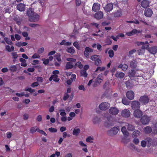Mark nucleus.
<instances>
[{"instance_id":"44","label":"nucleus","mask_w":157,"mask_h":157,"mask_svg":"<svg viewBox=\"0 0 157 157\" xmlns=\"http://www.w3.org/2000/svg\"><path fill=\"white\" fill-rule=\"evenodd\" d=\"M135 71L134 70H131L129 71V75L130 76L133 77L135 75Z\"/></svg>"},{"instance_id":"62","label":"nucleus","mask_w":157,"mask_h":157,"mask_svg":"<svg viewBox=\"0 0 157 157\" xmlns=\"http://www.w3.org/2000/svg\"><path fill=\"white\" fill-rule=\"evenodd\" d=\"M133 142L136 144H137L139 142V139L137 138H135L133 141Z\"/></svg>"},{"instance_id":"11","label":"nucleus","mask_w":157,"mask_h":157,"mask_svg":"<svg viewBox=\"0 0 157 157\" xmlns=\"http://www.w3.org/2000/svg\"><path fill=\"white\" fill-rule=\"evenodd\" d=\"M139 101L141 103L146 104L148 102L149 99L147 96H143L140 98Z\"/></svg>"},{"instance_id":"49","label":"nucleus","mask_w":157,"mask_h":157,"mask_svg":"<svg viewBox=\"0 0 157 157\" xmlns=\"http://www.w3.org/2000/svg\"><path fill=\"white\" fill-rule=\"evenodd\" d=\"M25 91H28L30 93H33L35 92V90L31 88H27L25 89Z\"/></svg>"},{"instance_id":"12","label":"nucleus","mask_w":157,"mask_h":157,"mask_svg":"<svg viewBox=\"0 0 157 157\" xmlns=\"http://www.w3.org/2000/svg\"><path fill=\"white\" fill-rule=\"evenodd\" d=\"M126 95L127 97L130 100H132L134 98V94L132 91H128L126 93Z\"/></svg>"},{"instance_id":"29","label":"nucleus","mask_w":157,"mask_h":157,"mask_svg":"<svg viewBox=\"0 0 157 157\" xmlns=\"http://www.w3.org/2000/svg\"><path fill=\"white\" fill-rule=\"evenodd\" d=\"M126 125L127 126V128L128 131H132L134 129V126L131 124L127 123Z\"/></svg>"},{"instance_id":"20","label":"nucleus","mask_w":157,"mask_h":157,"mask_svg":"<svg viewBox=\"0 0 157 157\" xmlns=\"http://www.w3.org/2000/svg\"><path fill=\"white\" fill-rule=\"evenodd\" d=\"M148 51L151 53L155 54L157 52V47L153 46L151 47L149 49Z\"/></svg>"},{"instance_id":"53","label":"nucleus","mask_w":157,"mask_h":157,"mask_svg":"<svg viewBox=\"0 0 157 157\" xmlns=\"http://www.w3.org/2000/svg\"><path fill=\"white\" fill-rule=\"evenodd\" d=\"M147 144V142L144 140H142L141 142V145L143 147H146Z\"/></svg>"},{"instance_id":"25","label":"nucleus","mask_w":157,"mask_h":157,"mask_svg":"<svg viewBox=\"0 0 157 157\" xmlns=\"http://www.w3.org/2000/svg\"><path fill=\"white\" fill-rule=\"evenodd\" d=\"M53 80L54 81L56 82H58L59 80V78L57 75H52L49 78V80L51 81Z\"/></svg>"},{"instance_id":"18","label":"nucleus","mask_w":157,"mask_h":157,"mask_svg":"<svg viewBox=\"0 0 157 157\" xmlns=\"http://www.w3.org/2000/svg\"><path fill=\"white\" fill-rule=\"evenodd\" d=\"M141 5L143 8H147L149 6V2L147 0H143L141 2Z\"/></svg>"},{"instance_id":"27","label":"nucleus","mask_w":157,"mask_h":157,"mask_svg":"<svg viewBox=\"0 0 157 157\" xmlns=\"http://www.w3.org/2000/svg\"><path fill=\"white\" fill-rule=\"evenodd\" d=\"M20 67V64H17L16 65H12L10 67V70L14 72L16 71L17 67Z\"/></svg>"},{"instance_id":"41","label":"nucleus","mask_w":157,"mask_h":157,"mask_svg":"<svg viewBox=\"0 0 157 157\" xmlns=\"http://www.w3.org/2000/svg\"><path fill=\"white\" fill-rule=\"evenodd\" d=\"M147 146L148 147H150L151 145V142L152 140L150 138H147Z\"/></svg>"},{"instance_id":"2","label":"nucleus","mask_w":157,"mask_h":157,"mask_svg":"<svg viewBox=\"0 0 157 157\" xmlns=\"http://www.w3.org/2000/svg\"><path fill=\"white\" fill-rule=\"evenodd\" d=\"M67 61H69L66 64V69H69L72 68L74 64V63L75 62L76 60L73 58H67Z\"/></svg>"},{"instance_id":"6","label":"nucleus","mask_w":157,"mask_h":157,"mask_svg":"<svg viewBox=\"0 0 157 157\" xmlns=\"http://www.w3.org/2000/svg\"><path fill=\"white\" fill-rule=\"evenodd\" d=\"M109 113L113 115H116L119 112V110L115 107H111L109 110Z\"/></svg>"},{"instance_id":"30","label":"nucleus","mask_w":157,"mask_h":157,"mask_svg":"<svg viewBox=\"0 0 157 157\" xmlns=\"http://www.w3.org/2000/svg\"><path fill=\"white\" fill-rule=\"evenodd\" d=\"M114 16L115 17H118L122 15L121 12L120 10H117L113 13Z\"/></svg>"},{"instance_id":"28","label":"nucleus","mask_w":157,"mask_h":157,"mask_svg":"<svg viewBox=\"0 0 157 157\" xmlns=\"http://www.w3.org/2000/svg\"><path fill=\"white\" fill-rule=\"evenodd\" d=\"M124 76V74L123 72H117L115 74V76L117 78H123Z\"/></svg>"},{"instance_id":"52","label":"nucleus","mask_w":157,"mask_h":157,"mask_svg":"<svg viewBox=\"0 0 157 157\" xmlns=\"http://www.w3.org/2000/svg\"><path fill=\"white\" fill-rule=\"evenodd\" d=\"M128 68V65L126 64H123L122 70L123 71H125L127 70Z\"/></svg>"},{"instance_id":"17","label":"nucleus","mask_w":157,"mask_h":157,"mask_svg":"<svg viewBox=\"0 0 157 157\" xmlns=\"http://www.w3.org/2000/svg\"><path fill=\"white\" fill-rule=\"evenodd\" d=\"M100 7V4L97 3H94L93 5L92 10L94 12H97L99 10Z\"/></svg>"},{"instance_id":"38","label":"nucleus","mask_w":157,"mask_h":157,"mask_svg":"<svg viewBox=\"0 0 157 157\" xmlns=\"http://www.w3.org/2000/svg\"><path fill=\"white\" fill-rule=\"evenodd\" d=\"M38 128L37 127H34L30 129V132L31 133H33L36 131H38Z\"/></svg>"},{"instance_id":"60","label":"nucleus","mask_w":157,"mask_h":157,"mask_svg":"<svg viewBox=\"0 0 157 157\" xmlns=\"http://www.w3.org/2000/svg\"><path fill=\"white\" fill-rule=\"evenodd\" d=\"M110 38H112L115 41H117V39H119L118 36H117L116 37H115L113 36H111L110 37Z\"/></svg>"},{"instance_id":"9","label":"nucleus","mask_w":157,"mask_h":157,"mask_svg":"<svg viewBox=\"0 0 157 157\" xmlns=\"http://www.w3.org/2000/svg\"><path fill=\"white\" fill-rule=\"evenodd\" d=\"M133 114L135 117L140 118L142 116L143 113L140 109H135L134 112Z\"/></svg>"},{"instance_id":"33","label":"nucleus","mask_w":157,"mask_h":157,"mask_svg":"<svg viewBox=\"0 0 157 157\" xmlns=\"http://www.w3.org/2000/svg\"><path fill=\"white\" fill-rule=\"evenodd\" d=\"M67 51L69 53H73L75 52V50L73 47H68L67 49Z\"/></svg>"},{"instance_id":"50","label":"nucleus","mask_w":157,"mask_h":157,"mask_svg":"<svg viewBox=\"0 0 157 157\" xmlns=\"http://www.w3.org/2000/svg\"><path fill=\"white\" fill-rule=\"evenodd\" d=\"M40 57V56L37 53H34L32 56V58L33 59H38Z\"/></svg>"},{"instance_id":"36","label":"nucleus","mask_w":157,"mask_h":157,"mask_svg":"<svg viewBox=\"0 0 157 157\" xmlns=\"http://www.w3.org/2000/svg\"><path fill=\"white\" fill-rule=\"evenodd\" d=\"M133 135L136 137L139 136L140 135V132L138 130H136L133 132Z\"/></svg>"},{"instance_id":"57","label":"nucleus","mask_w":157,"mask_h":157,"mask_svg":"<svg viewBox=\"0 0 157 157\" xmlns=\"http://www.w3.org/2000/svg\"><path fill=\"white\" fill-rule=\"evenodd\" d=\"M49 131L52 132H57V129L54 128H51L48 129Z\"/></svg>"},{"instance_id":"54","label":"nucleus","mask_w":157,"mask_h":157,"mask_svg":"<svg viewBox=\"0 0 157 157\" xmlns=\"http://www.w3.org/2000/svg\"><path fill=\"white\" fill-rule=\"evenodd\" d=\"M85 50L88 52H92L93 51L92 49L88 47H86L85 48Z\"/></svg>"},{"instance_id":"7","label":"nucleus","mask_w":157,"mask_h":157,"mask_svg":"<svg viewBox=\"0 0 157 157\" xmlns=\"http://www.w3.org/2000/svg\"><path fill=\"white\" fill-rule=\"evenodd\" d=\"M113 8V3H108L104 7V9L106 13L112 11Z\"/></svg>"},{"instance_id":"5","label":"nucleus","mask_w":157,"mask_h":157,"mask_svg":"<svg viewBox=\"0 0 157 157\" xmlns=\"http://www.w3.org/2000/svg\"><path fill=\"white\" fill-rule=\"evenodd\" d=\"M131 106L132 109L135 110L140 109V103L138 101H134L132 102Z\"/></svg>"},{"instance_id":"34","label":"nucleus","mask_w":157,"mask_h":157,"mask_svg":"<svg viewBox=\"0 0 157 157\" xmlns=\"http://www.w3.org/2000/svg\"><path fill=\"white\" fill-rule=\"evenodd\" d=\"M145 50L142 48L140 49L137 50V52L138 55H142L144 54Z\"/></svg>"},{"instance_id":"58","label":"nucleus","mask_w":157,"mask_h":157,"mask_svg":"<svg viewBox=\"0 0 157 157\" xmlns=\"http://www.w3.org/2000/svg\"><path fill=\"white\" fill-rule=\"evenodd\" d=\"M69 97V95L68 94H67V93L65 94L63 97V100L64 101L66 100Z\"/></svg>"},{"instance_id":"39","label":"nucleus","mask_w":157,"mask_h":157,"mask_svg":"<svg viewBox=\"0 0 157 157\" xmlns=\"http://www.w3.org/2000/svg\"><path fill=\"white\" fill-rule=\"evenodd\" d=\"M122 101V103L125 105H128L130 103V102L126 98H123Z\"/></svg>"},{"instance_id":"10","label":"nucleus","mask_w":157,"mask_h":157,"mask_svg":"<svg viewBox=\"0 0 157 157\" xmlns=\"http://www.w3.org/2000/svg\"><path fill=\"white\" fill-rule=\"evenodd\" d=\"M122 116L125 117H128L130 115V111L128 109H125L122 110L121 113Z\"/></svg>"},{"instance_id":"35","label":"nucleus","mask_w":157,"mask_h":157,"mask_svg":"<svg viewBox=\"0 0 157 157\" xmlns=\"http://www.w3.org/2000/svg\"><path fill=\"white\" fill-rule=\"evenodd\" d=\"M78 133V127H76L74 129L73 132V134L74 135L77 136Z\"/></svg>"},{"instance_id":"19","label":"nucleus","mask_w":157,"mask_h":157,"mask_svg":"<svg viewBox=\"0 0 157 157\" xmlns=\"http://www.w3.org/2000/svg\"><path fill=\"white\" fill-rule=\"evenodd\" d=\"M144 131L146 134L150 133L152 131L151 128L149 126H147L144 128Z\"/></svg>"},{"instance_id":"15","label":"nucleus","mask_w":157,"mask_h":157,"mask_svg":"<svg viewBox=\"0 0 157 157\" xmlns=\"http://www.w3.org/2000/svg\"><path fill=\"white\" fill-rule=\"evenodd\" d=\"M141 32L136 29H133L132 31L126 33V34L128 36H132L137 33H140Z\"/></svg>"},{"instance_id":"4","label":"nucleus","mask_w":157,"mask_h":157,"mask_svg":"<svg viewBox=\"0 0 157 157\" xmlns=\"http://www.w3.org/2000/svg\"><path fill=\"white\" fill-rule=\"evenodd\" d=\"M110 104L107 102H103L99 105L100 109L102 110L107 109L110 106Z\"/></svg>"},{"instance_id":"1","label":"nucleus","mask_w":157,"mask_h":157,"mask_svg":"<svg viewBox=\"0 0 157 157\" xmlns=\"http://www.w3.org/2000/svg\"><path fill=\"white\" fill-rule=\"evenodd\" d=\"M27 14L30 21L36 22L39 20V16L34 13L32 9H30L28 11Z\"/></svg>"},{"instance_id":"23","label":"nucleus","mask_w":157,"mask_h":157,"mask_svg":"<svg viewBox=\"0 0 157 157\" xmlns=\"http://www.w3.org/2000/svg\"><path fill=\"white\" fill-rule=\"evenodd\" d=\"M121 131L122 132L124 135L125 137H127L129 135V133L127 131L126 128L125 126L122 127L121 129Z\"/></svg>"},{"instance_id":"37","label":"nucleus","mask_w":157,"mask_h":157,"mask_svg":"<svg viewBox=\"0 0 157 157\" xmlns=\"http://www.w3.org/2000/svg\"><path fill=\"white\" fill-rule=\"evenodd\" d=\"M101 59L100 56L99 57L97 60L96 62H95L94 63L95 65L97 66L100 65V64L101 63Z\"/></svg>"},{"instance_id":"31","label":"nucleus","mask_w":157,"mask_h":157,"mask_svg":"<svg viewBox=\"0 0 157 157\" xmlns=\"http://www.w3.org/2000/svg\"><path fill=\"white\" fill-rule=\"evenodd\" d=\"M6 49L8 52H11L13 51L14 50V47L13 46H12L10 47V46L8 45H6L5 46Z\"/></svg>"},{"instance_id":"45","label":"nucleus","mask_w":157,"mask_h":157,"mask_svg":"<svg viewBox=\"0 0 157 157\" xmlns=\"http://www.w3.org/2000/svg\"><path fill=\"white\" fill-rule=\"evenodd\" d=\"M109 56L110 58L113 57L114 55V53L112 50H110L108 52Z\"/></svg>"},{"instance_id":"64","label":"nucleus","mask_w":157,"mask_h":157,"mask_svg":"<svg viewBox=\"0 0 157 157\" xmlns=\"http://www.w3.org/2000/svg\"><path fill=\"white\" fill-rule=\"evenodd\" d=\"M15 38L16 39V40H19L21 38V36L17 34H15Z\"/></svg>"},{"instance_id":"26","label":"nucleus","mask_w":157,"mask_h":157,"mask_svg":"<svg viewBox=\"0 0 157 157\" xmlns=\"http://www.w3.org/2000/svg\"><path fill=\"white\" fill-rule=\"evenodd\" d=\"M80 72L81 76H82L84 78L87 77L88 75V73L86 72V71L81 69Z\"/></svg>"},{"instance_id":"61","label":"nucleus","mask_w":157,"mask_h":157,"mask_svg":"<svg viewBox=\"0 0 157 157\" xmlns=\"http://www.w3.org/2000/svg\"><path fill=\"white\" fill-rule=\"evenodd\" d=\"M89 68V66L88 65H85L83 67V69L82 70H84L86 71L88 70Z\"/></svg>"},{"instance_id":"47","label":"nucleus","mask_w":157,"mask_h":157,"mask_svg":"<svg viewBox=\"0 0 157 157\" xmlns=\"http://www.w3.org/2000/svg\"><path fill=\"white\" fill-rule=\"evenodd\" d=\"M110 23V21H104L101 23V25L103 26H106L109 25Z\"/></svg>"},{"instance_id":"21","label":"nucleus","mask_w":157,"mask_h":157,"mask_svg":"<svg viewBox=\"0 0 157 157\" xmlns=\"http://www.w3.org/2000/svg\"><path fill=\"white\" fill-rule=\"evenodd\" d=\"M17 9L20 11H24L25 9V5L23 4L20 3L17 5Z\"/></svg>"},{"instance_id":"43","label":"nucleus","mask_w":157,"mask_h":157,"mask_svg":"<svg viewBox=\"0 0 157 157\" xmlns=\"http://www.w3.org/2000/svg\"><path fill=\"white\" fill-rule=\"evenodd\" d=\"M4 40L6 42V43L10 45H11L13 44L12 41L9 39L7 37H4Z\"/></svg>"},{"instance_id":"56","label":"nucleus","mask_w":157,"mask_h":157,"mask_svg":"<svg viewBox=\"0 0 157 157\" xmlns=\"http://www.w3.org/2000/svg\"><path fill=\"white\" fill-rule=\"evenodd\" d=\"M12 55L14 59H16L18 57L17 55L16 52H13L12 53Z\"/></svg>"},{"instance_id":"32","label":"nucleus","mask_w":157,"mask_h":157,"mask_svg":"<svg viewBox=\"0 0 157 157\" xmlns=\"http://www.w3.org/2000/svg\"><path fill=\"white\" fill-rule=\"evenodd\" d=\"M100 56L97 55H94L91 56L90 59L92 61L96 62L97 60L99 57Z\"/></svg>"},{"instance_id":"55","label":"nucleus","mask_w":157,"mask_h":157,"mask_svg":"<svg viewBox=\"0 0 157 157\" xmlns=\"http://www.w3.org/2000/svg\"><path fill=\"white\" fill-rule=\"evenodd\" d=\"M44 48H41L39 49L38 51V53L40 54L42 53L44 51Z\"/></svg>"},{"instance_id":"46","label":"nucleus","mask_w":157,"mask_h":157,"mask_svg":"<svg viewBox=\"0 0 157 157\" xmlns=\"http://www.w3.org/2000/svg\"><path fill=\"white\" fill-rule=\"evenodd\" d=\"M100 120V118H98L97 117H95L94 118L93 121L94 124H97L99 122Z\"/></svg>"},{"instance_id":"3","label":"nucleus","mask_w":157,"mask_h":157,"mask_svg":"<svg viewBox=\"0 0 157 157\" xmlns=\"http://www.w3.org/2000/svg\"><path fill=\"white\" fill-rule=\"evenodd\" d=\"M140 118V122L144 125L147 124L151 120L150 117L146 115L142 116Z\"/></svg>"},{"instance_id":"42","label":"nucleus","mask_w":157,"mask_h":157,"mask_svg":"<svg viewBox=\"0 0 157 157\" xmlns=\"http://www.w3.org/2000/svg\"><path fill=\"white\" fill-rule=\"evenodd\" d=\"M105 69V68L104 67H98L95 71V72H97L99 70L101 71H103Z\"/></svg>"},{"instance_id":"22","label":"nucleus","mask_w":157,"mask_h":157,"mask_svg":"<svg viewBox=\"0 0 157 157\" xmlns=\"http://www.w3.org/2000/svg\"><path fill=\"white\" fill-rule=\"evenodd\" d=\"M145 43L143 42H138L137 44L138 45H142V48L145 50V49H149V46L148 45H145Z\"/></svg>"},{"instance_id":"13","label":"nucleus","mask_w":157,"mask_h":157,"mask_svg":"<svg viewBox=\"0 0 157 157\" xmlns=\"http://www.w3.org/2000/svg\"><path fill=\"white\" fill-rule=\"evenodd\" d=\"M103 17V12L99 11L96 13L94 15V17L97 19H102Z\"/></svg>"},{"instance_id":"40","label":"nucleus","mask_w":157,"mask_h":157,"mask_svg":"<svg viewBox=\"0 0 157 157\" xmlns=\"http://www.w3.org/2000/svg\"><path fill=\"white\" fill-rule=\"evenodd\" d=\"M94 140L93 137L90 136H89L86 139V141L88 143H93V140Z\"/></svg>"},{"instance_id":"48","label":"nucleus","mask_w":157,"mask_h":157,"mask_svg":"<svg viewBox=\"0 0 157 157\" xmlns=\"http://www.w3.org/2000/svg\"><path fill=\"white\" fill-rule=\"evenodd\" d=\"M60 112V114L62 117L66 116V113L65 112V110L64 109H61L59 110Z\"/></svg>"},{"instance_id":"51","label":"nucleus","mask_w":157,"mask_h":157,"mask_svg":"<svg viewBox=\"0 0 157 157\" xmlns=\"http://www.w3.org/2000/svg\"><path fill=\"white\" fill-rule=\"evenodd\" d=\"M42 61H43V63L45 65H47L48 64L49 62V59H42Z\"/></svg>"},{"instance_id":"59","label":"nucleus","mask_w":157,"mask_h":157,"mask_svg":"<svg viewBox=\"0 0 157 157\" xmlns=\"http://www.w3.org/2000/svg\"><path fill=\"white\" fill-rule=\"evenodd\" d=\"M102 80V79H100V78H97L95 81L96 82V83H97L98 84H99L101 83Z\"/></svg>"},{"instance_id":"14","label":"nucleus","mask_w":157,"mask_h":157,"mask_svg":"<svg viewBox=\"0 0 157 157\" xmlns=\"http://www.w3.org/2000/svg\"><path fill=\"white\" fill-rule=\"evenodd\" d=\"M118 132V129L116 127H114L111 129L108 132V134L110 136L113 135H116Z\"/></svg>"},{"instance_id":"8","label":"nucleus","mask_w":157,"mask_h":157,"mask_svg":"<svg viewBox=\"0 0 157 157\" xmlns=\"http://www.w3.org/2000/svg\"><path fill=\"white\" fill-rule=\"evenodd\" d=\"M55 60H57L58 63L55 62V65L56 66H59L60 65V62L61 61V56L59 53H57L54 56Z\"/></svg>"},{"instance_id":"63","label":"nucleus","mask_w":157,"mask_h":157,"mask_svg":"<svg viewBox=\"0 0 157 157\" xmlns=\"http://www.w3.org/2000/svg\"><path fill=\"white\" fill-rule=\"evenodd\" d=\"M39 85L38 82H35L32 83L31 85V86L33 87H34L35 86H37Z\"/></svg>"},{"instance_id":"16","label":"nucleus","mask_w":157,"mask_h":157,"mask_svg":"<svg viewBox=\"0 0 157 157\" xmlns=\"http://www.w3.org/2000/svg\"><path fill=\"white\" fill-rule=\"evenodd\" d=\"M153 13L152 10L148 8L146 10H145L144 11V15L145 16L150 17H151Z\"/></svg>"},{"instance_id":"24","label":"nucleus","mask_w":157,"mask_h":157,"mask_svg":"<svg viewBox=\"0 0 157 157\" xmlns=\"http://www.w3.org/2000/svg\"><path fill=\"white\" fill-rule=\"evenodd\" d=\"M137 65V62L136 60L133 59L130 62V67L131 68L135 69L136 68Z\"/></svg>"}]
</instances>
